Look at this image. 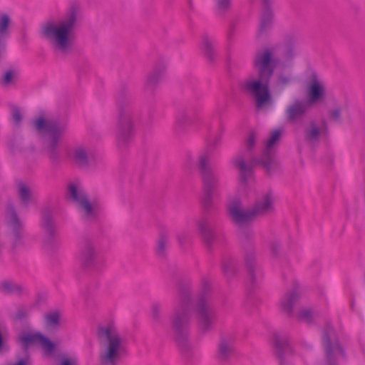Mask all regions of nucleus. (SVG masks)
I'll use <instances>...</instances> for the list:
<instances>
[{"label":"nucleus","mask_w":365,"mask_h":365,"mask_svg":"<svg viewBox=\"0 0 365 365\" xmlns=\"http://www.w3.org/2000/svg\"><path fill=\"white\" fill-rule=\"evenodd\" d=\"M213 290L211 282L205 277L200 280L198 290L192 300V289L189 283L178 288V302L170 317V326L174 338L183 351L190 349L189 341L192 316L195 314L201 333L210 332L217 320V313L212 304Z\"/></svg>","instance_id":"obj_1"},{"label":"nucleus","mask_w":365,"mask_h":365,"mask_svg":"<svg viewBox=\"0 0 365 365\" xmlns=\"http://www.w3.org/2000/svg\"><path fill=\"white\" fill-rule=\"evenodd\" d=\"M275 48L265 46L255 51L252 58V67L257 77L248 76L240 82L241 91L252 97L257 109L272 104L270 92V81L279 63V58L274 55Z\"/></svg>","instance_id":"obj_2"},{"label":"nucleus","mask_w":365,"mask_h":365,"mask_svg":"<svg viewBox=\"0 0 365 365\" xmlns=\"http://www.w3.org/2000/svg\"><path fill=\"white\" fill-rule=\"evenodd\" d=\"M79 21V6L73 4L58 20L53 18L45 20L41 24L40 36L51 46L56 54L65 57L72 50Z\"/></svg>","instance_id":"obj_3"},{"label":"nucleus","mask_w":365,"mask_h":365,"mask_svg":"<svg viewBox=\"0 0 365 365\" xmlns=\"http://www.w3.org/2000/svg\"><path fill=\"white\" fill-rule=\"evenodd\" d=\"M66 117H53L46 119L41 115L32 120V127L41 138L42 150L52 163H57L61 157V142L68 130Z\"/></svg>","instance_id":"obj_4"},{"label":"nucleus","mask_w":365,"mask_h":365,"mask_svg":"<svg viewBox=\"0 0 365 365\" xmlns=\"http://www.w3.org/2000/svg\"><path fill=\"white\" fill-rule=\"evenodd\" d=\"M118 110L115 139L119 147H125L135 134V123L140 118L135 98L128 88L123 86L116 98Z\"/></svg>","instance_id":"obj_5"},{"label":"nucleus","mask_w":365,"mask_h":365,"mask_svg":"<svg viewBox=\"0 0 365 365\" xmlns=\"http://www.w3.org/2000/svg\"><path fill=\"white\" fill-rule=\"evenodd\" d=\"M222 130L215 136L208 139L207 148L201 153L197 159V168L201 176L202 196L201 202L204 209L209 211L212 206L213 197L217 193L219 186V174L210 164L211 150L216 148L222 140Z\"/></svg>","instance_id":"obj_6"},{"label":"nucleus","mask_w":365,"mask_h":365,"mask_svg":"<svg viewBox=\"0 0 365 365\" xmlns=\"http://www.w3.org/2000/svg\"><path fill=\"white\" fill-rule=\"evenodd\" d=\"M96 336L101 347L100 365H117L126 353V348L124 339L116 327L112 324L100 325Z\"/></svg>","instance_id":"obj_7"},{"label":"nucleus","mask_w":365,"mask_h":365,"mask_svg":"<svg viewBox=\"0 0 365 365\" xmlns=\"http://www.w3.org/2000/svg\"><path fill=\"white\" fill-rule=\"evenodd\" d=\"M273 209L271 191H267L252 207L245 210L242 208L241 200L238 197H230L227 204V210L232 222L240 227L251 222L257 215L269 213Z\"/></svg>","instance_id":"obj_8"},{"label":"nucleus","mask_w":365,"mask_h":365,"mask_svg":"<svg viewBox=\"0 0 365 365\" xmlns=\"http://www.w3.org/2000/svg\"><path fill=\"white\" fill-rule=\"evenodd\" d=\"M256 134L255 132L250 133L245 142V150L239 153L232 160V163L240 173L241 183L246 184L248 179L252 175V171L257 165H261V158L258 159L252 155L255 148Z\"/></svg>","instance_id":"obj_9"},{"label":"nucleus","mask_w":365,"mask_h":365,"mask_svg":"<svg viewBox=\"0 0 365 365\" xmlns=\"http://www.w3.org/2000/svg\"><path fill=\"white\" fill-rule=\"evenodd\" d=\"M78 261L86 269L99 271L104 264L97 242L93 236H82L78 245Z\"/></svg>","instance_id":"obj_10"},{"label":"nucleus","mask_w":365,"mask_h":365,"mask_svg":"<svg viewBox=\"0 0 365 365\" xmlns=\"http://www.w3.org/2000/svg\"><path fill=\"white\" fill-rule=\"evenodd\" d=\"M322 344L324 353V365H338L339 359H346L345 350L329 322H327L322 329Z\"/></svg>","instance_id":"obj_11"},{"label":"nucleus","mask_w":365,"mask_h":365,"mask_svg":"<svg viewBox=\"0 0 365 365\" xmlns=\"http://www.w3.org/2000/svg\"><path fill=\"white\" fill-rule=\"evenodd\" d=\"M67 197L77 205L85 220L93 221L96 218L97 212L95 208L91 203L85 191L77 183H68Z\"/></svg>","instance_id":"obj_12"},{"label":"nucleus","mask_w":365,"mask_h":365,"mask_svg":"<svg viewBox=\"0 0 365 365\" xmlns=\"http://www.w3.org/2000/svg\"><path fill=\"white\" fill-rule=\"evenodd\" d=\"M281 130L279 129L272 132L270 137L267 141L264 150L262 152L260 162L266 173L269 175H272L279 170V164L274 155L273 146L279 140Z\"/></svg>","instance_id":"obj_13"},{"label":"nucleus","mask_w":365,"mask_h":365,"mask_svg":"<svg viewBox=\"0 0 365 365\" xmlns=\"http://www.w3.org/2000/svg\"><path fill=\"white\" fill-rule=\"evenodd\" d=\"M41 225L46 233L44 240L45 247L50 251L56 249L58 247V243L55 239L56 226L52 215V210L48 207L42 210Z\"/></svg>","instance_id":"obj_14"},{"label":"nucleus","mask_w":365,"mask_h":365,"mask_svg":"<svg viewBox=\"0 0 365 365\" xmlns=\"http://www.w3.org/2000/svg\"><path fill=\"white\" fill-rule=\"evenodd\" d=\"M19 342L21 343L24 351L27 352L28 349L32 344H40L43 350L48 355L54 353L56 346L48 337L40 332L34 334H24L19 336Z\"/></svg>","instance_id":"obj_15"},{"label":"nucleus","mask_w":365,"mask_h":365,"mask_svg":"<svg viewBox=\"0 0 365 365\" xmlns=\"http://www.w3.org/2000/svg\"><path fill=\"white\" fill-rule=\"evenodd\" d=\"M200 117L199 110L193 106L180 109L175 117V123L179 129L185 130L195 125Z\"/></svg>","instance_id":"obj_16"},{"label":"nucleus","mask_w":365,"mask_h":365,"mask_svg":"<svg viewBox=\"0 0 365 365\" xmlns=\"http://www.w3.org/2000/svg\"><path fill=\"white\" fill-rule=\"evenodd\" d=\"M309 108L310 105L306 101L296 99L287 107L284 111L287 121L290 123H296L302 120Z\"/></svg>","instance_id":"obj_17"},{"label":"nucleus","mask_w":365,"mask_h":365,"mask_svg":"<svg viewBox=\"0 0 365 365\" xmlns=\"http://www.w3.org/2000/svg\"><path fill=\"white\" fill-rule=\"evenodd\" d=\"M262 10L260 17L259 27L257 34V37L259 38L262 35L268 33L272 28L274 22V14L271 9V0H262Z\"/></svg>","instance_id":"obj_18"},{"label":"nucleus","mask_w":365,"mask_h":365,"mask_svg":"<svg viewBox=\"0 0 365 365\" xmlns=\"http://www.w3.org/2000/svg\"><path fill=\"white\" fill-rule=\"evenodd\" d=\"M167 68L166 62L160 60L157 62L152 70L148 73L145 81V88L153 91L164 77Z\"/></svg>","instance_id":"obj_19"},{"label":"nucleus","mask_w":365,"mask_h":365,"mask_svg":"<svg viewBox=\"0 0 365 365\" xmlns=\"http://www.w3.org/2000/svg\"><path fill=\"white\" fill-rule=\"evenodd\" d=\"M245 265L250 280L253 284L262 277L263 272L260 264L257 261L252 250L245 251Z\"/></svg>","instance_id":"obj_20"},{"label":"nucleus","mask_w":365,"mask_h":365,"mask_svg":"<svg viewBox=\"0 0 365 365\" xmlns=\"http://www.w3.org/2000/svg\"><path fill=\"white\" fill-rule=\"evenodd\" d=\"M197 227L199 234L207 249L210 250L216 240L211 223L208 217H203L197 222Z\"/></svg>","instance_id":"obj_21"},{"label":"nucleus","mask_w":365,"mask_h":365,"mask_svg":"<svg viewBox=\"0 0 365 365\" xmlns=\"http://www.w3.org/2000/svg\"><path fill=\"white\" fill-rule=\"evenodd\" d=\"M9 215L8 222L13 232V249H15L20 243L22 237L23 225L18 218L17 214L13 206L9 205Z\"/></svg>","instance_id":"obj_22"},{"label":"nucleus","mask_w":365,"mask_h":365,"mask_svg":"<svg viewBox=\"0 0 365 365\" xmlns=\"http://www.w3.org/2000/svg\"><path fill=\"white\" fill-rule=\"evenodd\" d=\"M71 157L78 167L86 168L88 167L90 161L93 158V154L89 148L78 145L72 150Z\"/></svg>","instance_id":"obj_23"},{"label":"nucleus","mask_w":365,"mask_h":365,"mask_svg":"<svg viewBox=\"0 0 365 365\" xmlns=\"http://www.w3.org/2000/svg\"><path fill=\"white\" fill-rule=\"evenodd\" d=\"M307 96L309 105L315 103L325 96V88L316 75H314L307 88Z\"/></svg>","instance_id":"obj_24"},{"label":"nucleus","mask_w":365,"mask_h":365,"mask_svg":"<svg viewBox=\"0 0 365 365\" xmlns=\"http://www.w3.org/2000/svg\"><path fill=\"white\" fill-rule=\"evenodd\" d=\"M299 295L300 291L299 287H296L294 289L289 291L280 301L282 311L288 316H291L293 312L292 307L299 299Z\"/></svg>","instance_id":"obj_25"},{"label":"nucleus","mask_w":365,"mask_h":365,"mask_svg":"<svg viewBox=\"0 0 365 365\" xmlns=\"http://www.w3.org/2000/svg\"><path fill=\"white\" fill-rule=\"evenodd\" d=\"M200 49L207 61L213 62L215 60L217 52L215 49V39L207 34L202 36Z\"/></svg>","instance_id":"obj_26"},{"label":"nucleus","mask_w":365,"mask_h":365,"mask_svg":"<svg viewBox=\"0 0 365 365\" xmlns=\"http://www.w3.org/2000/svg\"><path fill=\"white\" fill-rule=\"evenodd\" d=\"M321 130L315 122H310L309 125L304 128V140L311 147L316 146L319 142Z\"/></svg>","instance_id":"obj_27"},{"label":"nucleus","mask_w":365,"mask_h":365,"mask_svg":"<svg viewBox=\"0 0 365 365\" xmlns=\"http://www.w3.org/2000/svg\"><path fill=\"white\" fill-rule=\"evenodd\" d=\"M297 41L292 36H287L282 43V56L287 61H292L297 55Z\"/></svg>","instance_id":"obj_28"},{"label":"nucleus","mask_w":365,"mask_h":365,"mask_svg":"<svg viewBox=\"0 0 365 365\" xmlns=\"http://www.w3.org/2000/svg\"><path fill=\"white\" fill-rule=\"evenodd\" d=\"M274 346L275 354L280 360V365H282L284 354L290 351V347L286 337L280 336L279 334H274Z\"/></svg>","instance_id":"obj_29"},{"label":"nucleus","mask_w":365,"mask_h":365,"mask_svg":"<svg viewBox=\"0 0 365 365\" xmlns=\"http://www.w3.org/2000/svg\"><path fill=\"white\" fill-rule=\"evenodd\" d=\"M45 328L48 331H56L61 326V312L52 310L46 312L43 316Z\"/></svg>","instance_id":"obj_30"},{"label":"nucleus","mask_w":365,"mask_h":365,"mask_svg":"<svg viewBox=\"0 0 365 365\" xmlns=\"http://www.w3.org/2000/svg\"><path fill=\"white\" fill-rule=\"evenodd\" d=\"M169 236V232L166 228L160 229L155 247V252L159 257H163L165 255Z\"/></svg>","instance_id":"obj_31"},{"label":"nucleus","mask_w":365,"mask_h":365,"mask_svg":"<svg viewBox=\"0 0 365 365\" xmlns=\"http://www.w3.org/2000/svg\"><path fill=\"white\" fill-rule=\"evenodd\" d=\"M233 351L232 340L222 338L218 345V358L220 360H227Z\"/></svg>","instance_id":"obj_32"},{"label":"nucleus","mask_w":365,"mask_h":365,"mask_svg":"<svg viewBox=\"0 0 365 365\" xmlns=\"http://www.w3.org/2000/svg\"><path fill=\"white\" fill-rule=\"evenodd\" d=\"M11 20L6 13H0V42L4 43L9 36Z\"/></svg>","instance_id":"obj_33"},{"label":"nucleus","mask_w":365,"mask_h":365,"mask_svg":"<svg viewBox=\"0 0 365 365\" xmlns=\"http://www.w3.org/2000/svg\"><path fill=\"white\" fill-rule=\"evenodd\" d=\"M17 79L18 72L14 69H9L5 71L0 78V84L3 87L6 88L11 85L15 84Z\"/></svg>","instance_id":"obj_34"},{"label":"nucleus","mask_w":365,"mask_h":365,"mask_svg":"<svg viewBox=\"0 0 365 365\" xmlns=\"http://www.w3.org/2000/svg\"><path fill=\"white\" fill-rule=\"evenodd\" d=\"M0 291L4 294H21L23 287L11 281H3L0 283Z\"/></svg>","instance_id":"obj_35"},{"label":"nucleus","mask_w":365,"mask_h":365,"mask_svg":"<svg viewBox=\"0 0 365 365\" xmlns=\"http://www.w3.org/2000/svg\"><path fill=\"white\" fill-rule=\"evenodd\" d=\"M18 196L21 202L28 207L31 199V194L30 188L23 182L18 185Z\"/></svg>","instance_id":"obj_36"},{"label":"nucleus","mask_w":365,"mask_h":365,"mask_svg":"<svg viewBox=\"0 0 365 365\" xmlns=\"http://www.w3.org/2000/svg\"><path fill=\"white\" fill-rule=\"evenodd\" d=\"M222 270L227 279H232L237 272L235 262L230 259H225L222 263Z\"/></svg>","instance_id":"obj_37"},{"label":"nucleus","mask_w":365,"mask_h":365,"mask_svg":"<svg viewBox=\"0 0 365 365\" xmlns=\"http://www.w3.org/2000/svg\"><path fill=\"white\" fill-rule=\"evenodd\" d=\"M217 15L224 16L232 9V0H215Z\"/></svg>","instance_id":"obj_38"},{"label":"nucleus","mask_w":365,"mask_h":365,"mask_svg":"<svg viewBox=\"0 0 365 365\" xmlns=\"http://www.w3.org/2000/svg\"><path fill=\"white\" fill-rule=\"evenodd\" d=\"M315 316V312H313L312 309L308 308H302L299 311L297 317L301 322H304L307 324H311L314 320Z\"/></svg>","instance_id":"obj_39"},{"label":"nucleus","mask_w":365,"mask_h":365,"mask_svg":"<svg viewBox=\"0 0 365 365\" xmlns=\"http://www.w3.org/2000/svg\"><path fill=\"white\" fill-rule=\"evenodd\" d=\"M269 249L272 257L278 259L282 255V243L279 238H274L269 242Z\"/></svg>","instance_id":"obj_40"},{"label":"nucleus","mask_w":365,"mask_h":365,"mask_svg":"<svg viewBox=\"0 0 365 365\" xmlns=\"http://www.w3.org/2000/svg\"><path fill=\"white\" fill-rule=\"evenodd\" d=\"M151 317L154 322H160L161 317V305L160 303H153L151 306Z\"/></svg>","instance_id":"obj_41"},{"label":"nucleus","mask_w":365,"mask_h":365,"mask_svg":"<svg viewBox=\"0 0 365 365\" xmlns=\"http://www.w3.org/2000/svg\"><path fill=\"white\" fill-rule=\"evenodd\" d=\"M29 309L24 307H19L16 311L15 318L20 321L24 320L29 317Z\"/></svg>","instance_id":"obj_42"},{"label":"nucleus","mask_w":365,"mask_h":365,"mask_svg":"<svg viewBox=\"0 0 365 365\" xmlns=\"http://www.w3.org/2000/svg\"><path fill=\"white\" fill-rule=\"evenodd\" d=\"M292 81V77L290 76L280 74L277 78V85L280 87H284L289 84Z\"/></svg>","instance_id":"obj_43"},{"label":"nucleus","mask_w":365,"mask_h":365,"mask_svg":"<svg viewBox=\"0 0 365 365\" xmlns=\"http://www.w3.org/2000/svg\"><path fill=\"white\" fill-rule=\"evenodd\" d=\"M239 235H240L241 239L247 240V241L252 240L254 238V235H255L253 230L251 229H248V228L242 230L240 232Z\"/></svg>","instance_id":"obj_44"},{"label":"nucleus","mask_w":365,"mask_h":365,"mask_svg":"<svg viewBox=\"0 0 365 365\" xmlns=\"http://www.w3.org/2000/svg\"><path fill=\"white\" fill-rule=\"evenodd\" d=\"M189 239V235L186 232H182L177 235V240L180 247H183Z\"/></svg>","instance_id":"obj_45"},{"label":"nucleus","mask_w":365,"mask_h":365,"mask_svg":"<svg viewBox=\"0 0 365 365\" xmlns=\"http://www.w3.org/2000/svg\"><path fill=\"white\" fill-rule=\"evenodd\" d=\"M341 108L339 107L335 108L333 110L329 112L330 119L339 122L341 119Z\"/></svg>","instance_id":"obj_46"},{"label":"nucleus","mask_w":365,"mask_h":365,"mask_svg":"<svg viewBox=\"0 0 365 365\" xmlns=\"http://www.w3.org/2000/svg\"><path fill=\"white\" fill-rule=\"evenodd\" d=\"M12 118L16 124H19L22 120V115L21 111L16 107L12 109Z\"/></svg>","instance_id":"obj_47"},{"label":"nucleus","mask_w":365,"mask_h":365,"mask_svg":"<svg viewBox=\"0 0 365 365\" xmlns=\"http://www.w3.org/2000/svg\"><path fill=\"white\" fill-rule=\"evenodd\" d=\"M59 365H78L76 358L63 357Z\"/></svg>","instance_id":"obj_48"},{"label":"nucleus","mask_w":365,"mask_h":365,"mask_svg":"<svg viewBox=\"0 0 365 365\" xmlns=\"http://www.w3.org/2000/svg\"><path fill=\"white\" fill-rule=\"evenodd\" d=\"M185 165L187 168L192 169L195 165V160L192 155L187 154L185 160Z\"/></svg>","instance_id":"obj_49"}]
</instances>
